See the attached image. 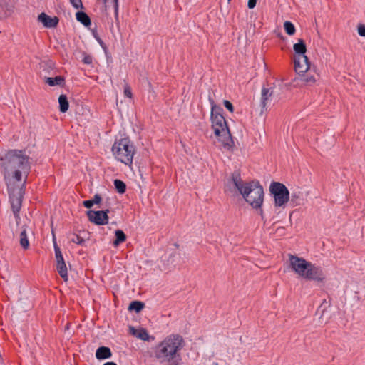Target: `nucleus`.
Instances as JSON below:
<instances>
[{"label": "nucleus", "instance_id": "f257e3e1", "mask_svg": "<svg viewBox=\"0 0 365 365\" xmlns=\"http://www.w3.org/2000/svg\"><path fill=\"white\" fill-rule=\"evenodd\" d=\"M0 168L6 184L14 216L19 217L30 170L29 157L23 150H10L0 157Z\"/></svg>", "mask_w": 365, "mask_h": 365}, {"label": "nucleus", "instance_id": "f03ea898", "mask_svg": "<svg viewBox=\"0 0 365 365\" xmlns=\"http://www.w3.org/2000/svg\"><path fill=\"white\" fill-rule=\"evenodd\" d=\"M183 347V339L178 334L166 337L155 349V357L160 364L178 365L180 360L178 351Z\"/></svg>", "mask_w": 365, "mask_h": 365}, {"label": "nucleus", "instance_id": "7ed1b4c3", "mask_svg": "<svg viewBox=\"0 0 365 365\" xmlns=\"http://www.w3.org/2000/svg\"><path fill=\"white\" fill-rule=\"evenodd\" d=\"M209 101L211 105L210 118L214 133L224 149L232 150L235 143L226 120L222 114V109L215 103L214 100L210 96H209Z\"/></svg>", "mask_w": 365, "mask_h": 365}, {"label": "nucleus", "instance_id": "20e7f679", "mask_svg": "<svg viewBox=\"0 0 365 365\" xmlns=\"http://www.w3.org/2000/svg\"><path fill=\"white\" fill-rule=\"evenodd\" d=\"M232 180L235 187L245 201L253 208H260L264 201V190L258 181L244 182L238 173H234Z\"/></svg>", "mask_w": 365, "mask_h": 365}, {"label": "nucleus", "instance_id": "39448f33", "mask_svg": "<svg viewBox=\"0 0 365 365\" xmlns=\"http://www.w3.org/2000/svg\"><path fill=\"white\" fill-rule=\"evenodd\" d=\"M289 259L290 267L299 277L318 282L324 281L325 274L321 267L291 254L289 255Z\"/></svg>", "mask_w": 365, "mask_h": 365}, {"label": "nucleus", "instance_id": "423d86ee", "mask_svg": "<svg viewBox=\"0 0 365 365\" xmlns=\"http://www.w3.org/2000/svg\"><path fill=\"white\" fill-rule=\"evenodd\" d=\"M112 152L118 160L125 165L132 164L135 148L128 138H123L115 142L112 146Z\"/></svg>", "mask_w": 365, "mask_h": 365}, {"label": "nucleus", "instance_id": "0eeeda50", "mask_svg": "<svg viewBox=\"0 0 365 365\" xmlns=\"http://www.w3.org/2000/svg\"><path fill=\"white\" fill-rule=\"evenodd\" d=\"M269 191L274 200L277 207H283L289 200V192L287 187L279 182H273L269 186Z\"/></svg>", "mask_w": 365, "mask_h": 365}, {"label": "nucleus", "instance_id": "6e6552de", "mask_svg": "<svg viewBox=\"0 0 365 365\" xmlns=\"http://www.w3.org/2000/svg\"><path fill=\"white\" fill-rule=\"evenodd\" d=\"M109 210L106 209L105 210H88L86 212V215L90 222L96 225H104L108 223V215Z\"/></svg>", "mask_w": 365, "mask_h": 365}, {"label": "nucleus", "instance_id": "1a4fd4ad", "mask_svg": "<svg viewBox=\"0 0 365 365\" xmlns=\"http://www.w3.org/2000/svg\"><path fill=\"white\" fill-rule=\"evenodd\" d=\"M309 68L310 63L305 54L294 57V69L298 74L306 73Z\"/></svg>", "mask_w": 365, "mask_h": 365}, {"label": "nucleus", "instance_id": "9d476101", "mask_svg": "<svg viewBox=\"0 0 365 365\" xmlns=\"http://www.w3.org/2000/svg\"><path fill=\"white\" fill-rule=\"evenodd\" d=\"M38 20L46 28H55L57 26L59 21L57 16L51 17L45 13H41L38 16Z\"/></svg>", "mask_w": 365, "mask_h": 365}, {"label": "nucleus", "instance_id": "9b49d317", "mask_svg": "<svg viewBox=\"0 0 365 365\" xmlns=\"http://www.w3.org/2000/svg\"><path fill=\"white\" fill-rule=\"evenodd\" d=\"M40 75L44 78L47 75H53L55 65L51 61H43L39 63Z\"/></svg>", "mask_w": 365, "mask_h": 365}, {"label": "nucleus", "instance_id": "f8f14e48", "mask_svg": "<svg viewBox=\"0 0 365 365\" xmlns=\"http://www.w3.org/2000/svg\"><path fill=\"white\" fill-rule=\"evenodd\" d=\"M130 333L136 336L137 338L143 340V341H148L149 334L146 329L143 328H140L138 329H135L133 327H130Z\"/></svg>", "mask_w": 365, "mask_h": 365}, {"label": "nucleus", "instance_id": "ddd939ff", "mask_svg": "<svg viewBox=\"0 0 365 365\" xmlns=\"http://www.w3.org/2000/svg\"><path fill=\"white\" fill-rule=\"evenodd\" d=\"M45 83L50 86H63L65 83V79L63 76H58L55 78L44 76Z\"/></svg>", "mask_w": 365, "mask_h": 365}, {"label": "nucleus", "instance_id": "4468645a", "mask_svg": "<svg viewBox=\"0 0 365 365\" xmlns=\"http://www.w3.org/2000/svg\"><path fill=\"white\" fill-rule=\"evenodd\" d=\"M303 194L302 192L299 190H293L291 197H290V201L294 205V206H297L303 204Z\"/></svg>", "mask_w": 365, "mask_h": 365}, {"label": "nucleus", "instance_id": "2eb2a0df", "mask_svg": "<svg viewBox=\"0 0 365 365\" xmlns=\"http://www.w3.org/2000/svg\"><path fill=\"white\" fill-rule=\"evenodd\" d=\"M112 356L110 349L106 346L99 347L96 352V357L98 359H108Z\"/></svg>", "mask_w": 365, "mask_h": 365}, {"label": "nucleus", "instance_id": "dca6fc26", "mask_svg": "<svg viewBox=\"0 0 365 365\" xmlns=\"http://www.w3.org/2000/svg\"><path fill=\"white\" fill-rule=\"evenodd\" d=\"M76 19L85 26H89L91 24L90 17L83 11H78L76 14Z\"/></svg>", "mask_w": 365, "mask_h": 365}, {"label": "nucleus", "instance_id": "f3484780", "mask_svg": "<svg viewBox=\"0 0 365 365\" xmlns=\"http://www.w3.org/2000/svg\"><path fill=\"white\" fill-rule=\"evenodd\" d=\"M293 48L296 53L295 56L304 55L307 51L306 45L302 39H299L298 43L294 44Z\"/></svg>", "mask_w": 365, "mask_h": 365}, {"label": "nucleus", "instance_id": "a211bd4d", "mask_svg": "<svg viewBox=\"0 0 365 365\" xmlns=\"http://www.w3.org/2000/svg\"><path fill=\"white\" fill-rule=\"evenodd\" d=\"M19 242H20L21 246L24 249L26 250L29 248V239H28V236H27V233H26V228L24 227H23V229L20 233Z\"/></svg>", "mask_w": 365, "mask_h": 365}, {"label": "nucleus", "instance_id": "6ab92c4d", "mask_svg": "<svg viewBox=\"0 0 365 365\" xmlns=\"http://www.w3.org/2000/svg\"><path fill=\"white\" fill-rule=\"evenodd\" d=\"M12 6L8 2V0H0V16L8 15L11 11Z\"/></svg>", "mask_w": 365, "mask_h": 365}, {"label": "nucleus", "instance_id": "aec40b11", "mask_svg": "<svg viewBox=\"0 0 365 365\" xmlns=\"http://www.w3.org/2000/svg\"><path fill=\"white\" fill-rule=\"evenodd\" d=\"M59 109L61 113H66L69 108L68 101L66 95H61L58 98Z\"/></svg>", "mask_w": 365, "mask_h": 365}, {"label": "nucleus", "instance_id": "412c9836", "mask_svg": "<svg viewBox=\"0 0 365 365\" xmlns=\"http://www.w3.org/2000/svg\"><path fill=\"white\" fill-rule=\"evenodd\" d=\"M56 269L60 276L63 279V280L67 281L68 272L65 262H61V263L56 264Z\"/></svg>", "mask_w": 365, "mask_h": 365}, {"label": "nucleus", "instance_id": "4be33fe9", "mask_svg": "<svg viewBox=\"0 0 365 365\" xmlns=\"http://www.w3.org/2000/svg\"><path fill=\"white\" fill-rule=\"evenodd\" d=\"M272 91H270L269 88H262V98H261V106L262 108H265L267 101L272 96Z\"/></svg>", "mask_w": 365, "mask_h": 365}, {"label": "nucleus", "instance_id": "5701e85b", "mask_svg": "<svg viewBox=\"0 0 365 365\" xmlns=\"http://www.w3.org/2000/svg\"><path fill=\"white\" fill-rule=\"evenodd\" d=\"M298 79L302 82V83H305L308 85H312L317 81L316 77L314 76L309 74L304 75V73H302V75Z\"/></svg>", "mask_w": 365, "mask_h": 365}, {"label": "nucleus", "instance_id": "b1692460", "mask_svg": "<svg viewBox=\"0 0 365 365\" xmlns=\"http://www.w3.org/2000/svg\"><path fill=\"white\" fill-rule=\"evenodd\" d=\"M115 240L113 242V245L117 247L119 244L123 242L126 240V235L121 230H117L115 232Z\"/></svg>", "mask_w": 365, "mask_h": 365}, {"label": "nucleus", "instance_id": "393cba45", "mask_svg": "<svg viewBox=\"0 0 365 365\" xmlns=\"http://www.w3.org/2000/svg\"><path fill=\"white\" fill-rule=\"evenodd\" d=\"M145 307V304L140 301L132 302L128 307V310L135 311V312H140Z\"/></svg>", "mask_w": 365, "mask_h": 365}, {"label": "nucleus", "instance_id": "a878e982", "mask_svg": "<svg viewBox=\"0 0 365 365\" xmlns=\"http://www.w3.org/2000/svg\"><path fill=\"white\" fill-rule=\"evenodd\" d=\"M53 235H54L53 234ZM53 244H54V250H55V256H56V264L61 263V262H65L63 255L61 253V251L56 242L55 236H53Z\"/></svg>", "mask_w": 365, "mask_h": 365}, {"label": "nucleus", "instance_id": "bb28decb", "mask_svg": "<svg viewBox=\"0 0 365 365\" xmlns=\"http://www.w3.org/2000/svg\"><path fill=\"white\" fill-rule=\"evenodd\" d=\"M114 185H115V187L116 190L119 193L123 194V193H124L125 192L126 185L122 180H118V179L115 180H114Z\"/></svg>", "mask_w": 365, "mask_h": 365}, {"label": "nucleus", "instance_id": "cd10ccee", "mask_svg": "<svg viewBox=\"0 0 365 365\" xmlns=\"http://www.w3.org/2000/svg\"><path fill=\"white\" fill-rule=\"evenodd\" d=\"M179 258H180V256H179L178 253L173 252V253L170 254V257L168 259V265L175 267L178 264V262L177 261V259H179Z\"/></svg>", "mask_w": 365, "mask_h": 365}, {"label": "nucleus", "instance_id": "c85d7f7f", "mask_svg": "<svg viewBox=\"0 0 365 365\" xmlns=\"http://www.w3.org/2000/svg\"><path fill=\"white\" fill-rule=\"evenodd\" d=\"M284 29L286 31V33L289 35H294L295 33V27L294 24L290 21H285L284 24Z\"/></svg>", "mask_w": 365, "mask_h": 365}, {"label": "nucleus", "instance_id": "c756f323", "mask_svg": "<svg viewBox=\"0 0 365 365\" xmlns=\"http://www.w3.org/2000/svg\"><path fill=\"white\" fill-rule=\"evenodd\" d=\"M71 241L74 243H76V244L81 245H83L85 242L84 239L78 235H73V237L71 239Z\"/></svg>", "mask_w": 365, "mask_h": 365}, {"label": "nucleus", "instance_id": "7c9ffc66", "mask_svg": "<svg viewBox=\"0 0 365 365\" xmlns=\"http://www.w3.org/2000/svg\"><path fill=\"white\" fill-rule=\"evenodd\" d=\"M70 2L72 6L77 9L83 7L81 0H70Z\"/></svg>", "mask_w": 365, "mask_h": 365}, {"label": "nucleus", "instance_id": "2f4dec72", "mask_svg": "<svg viewBox=\"0 0 365 365\" xmlns=\"http://www.w3.org/2000/svg\"><path fill=\"white\" fill-rule=\"evenodd\" d=\"M223 104L225 106V107L229 110L230 111L231 113H232L234 111V107L232 104L231 102H230L229 101L227 100H225L224 102H223Z\"/></svg>", "mask_w": 365, "mask_h": 365}, {"label": "nucleus", "instance_id": "473e14b6", "mask_svg": "<svg viewBox=\"0 0 365 365\" xmlns=\"http://www.w3.org/2000/svg\"><path fill=\"white\" fill-rule=\"evenodd\" d=\"M94 35V37L96 39V41L99 43V44L101 45V46L102 47V48L106 51L107 49V46H106V44L103 43V41L101 40V38L100 37L98 36V35L96 34H93Z\"/></svg>", "mask_w": 365, "mask_h": 365}, {"label": "nucleus", "instance_id": "72a5a7b5", "mask_svg": "<svg viewBox=\"0 0 365 365\" xmlns=\"http://www.w3.org/2000/svg\"><path fill=\"white\" fill-rule=\"evenodd\" d=\"M358 33L361 36L365 37V25L360 24L358 26Z\"/></svg>", "mask_w": 365, "mask_h": 365}, {"label": "nucleus", "instance_id": "f704fd0d", "mask_svg": "<svg viewBox=\"0 0 365 365\" xmlns=\"http://www.w3.org/2000/svg\"><path fill=\"white\" fill-rule=\"evenodd\" d=\"M124 95L126 96V97H128V98H132V92H131V90L130 88V87L128 86H125L124 87Z\"/></svg>", "mask_w": 365, "mask_h": 365}, {"label": "nucleus", "instance_id": "c9c22d12", "mask_svg": "<svg viewBox=\"0 0 365 365\" xmlns=\"http://www.w3.org/2000/svg\"><path fill=\"white\" fill-rule=\"evenodd\" d=\"M114 2L115 16L116 20L118 18V0H113Z\"/></svg>", "mask_w": 365, "mask_h": 365}, {"label": "nucleus", "instance_id": "e433bc0d", "mask_svg": "<svg viewBox=\"0 0 365 365\" xmlns=\"http://www.w3.org/2000/svg\"><path fill=\"white\" fill-rule=\"evenodd\" d=\"M91 200L93 202V204H99L101 202L102 198L100 195L96 194L93 197V199Z\"/></svg>", "mask_w": 365, "mask_h": 365}, {"label": "nucleus", "instance_id": "4c0bfd02", "mask_svg": "<svg viewBox=\"0 0 365 365\" xmlns=\"http://www.w3.org/2000/svg\"><path fill=\"white\" fill-rule=\"evenodd\" d=\"M83 62L86 64H91L92 63V57L89 55H85L83 58Z\"/></svg>", "mask_w": 365, "mask_h": 365}, {"label": "nucleus", "instance_id": "58836bf2", "mask_svg": "<svg viewBox=\"0 0 365 365\" xmlns=\"http://www.w3.org/2000/svg\"><path fill=\"white\" fill-rule=\"evenodd\" d=\"M83 205L86 208H91L94 204L91 200H84Z\"/></svg>", "mask_w": 365, "mask_h": 365}, {"label": "nucleus", "instance_id": "ea45409f", "mask_svg": "<svg viewBox=\"0 0 365 365\" xmlns=\"http://www.w3.org/2000/svg\"><path fill=\"white\" fill-rule=\"evenodd\" d=\"M257 4V0H248L247 6L249 9H253L255 7Z\"/></svg>", "mask_w": 365, "mask_h": 365}, {"label": "nucleus", "instance_id": "a19ab883", "mask_svg": "<svg viewBox=\"0 0 365 365\" xmlns=\"http://www.w3.org/2000/svg\"><path fill=\"white\" fill-rule=\"evenodd\" d=\"M103 365H117L115 362H106Z\"/></svg>", "mask_w": 365, "mask_h": 365}, {"label": "nucleus", "instance_id": "79ce46f5", "mask_svg": "<svg viewBox=\"0 0 365 365\" xmlns=\"http://www.w3.org/2000/svg\"><path fill=\"white\" fill-rule=\"evenodd\" d=\"M259 215H261L262 218L263 219L264 218V214H263V211L262 210H260Z\"/></svg>", "mask_w": 365, "mask_h": 365}, {"label": "nucleus", "instance_id": "37998d69", "mask_svg": "<svg viewBox=\"0 0 365 365\" xmlns=\"http://www.w3.org/2000/svg\"><path fill=\"white\" fill-rule=\"evenodd\" d=\"M106 1H107V0H103L104 3H106Z\"/></svg>", "mask_w": 365, "mask_h": 365}, {"label": "nucleus", "instance_id": "c03bdc74", "mask_svg": "<svg viewBox=\"0 0 365 365\" xmlns=\"http://www.w3.org/2000/svg\"><path fill=\"white\" fill-rule=\"evenodd\" d=\"M230 0H228V1H230Z\"/></svg>", "mask_w": 365, "mask_h": 365}]
</instances>
